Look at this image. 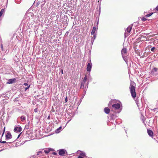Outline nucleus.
<instances>
[{
    "label": "nucleus",
    "instance_id": "f257e3e1",
    "mask_svg": "<svg viewBox=\"0 0 158 158\" xmlns=\"http://www.w3.org/2000/svg\"><path fill=\"white\" fill-rule=\"evenodd\" d=\"M121 54L123 59L127 64L128 62V56L126 48H123L121 51Z\"/></svg>",
    "mask_w": 158,
    "mask_h": 158
},
{
    "label": "nucleus",
    "instance_id": "f03ea898",
    "mask_svg": "<svg viewBox=\"0 0 158 158\" xmlns=\"http://www.w3.org/2000/svg\"><path fill=\"white\" fill-rule=\"evenodd\" d=\"M129 88L132 97L134 98H135L136 97V94L135 91V87L133 85L132 83H131Z\"/></svg>",
    "mask_w": 158,
    "mask_h": 158
},
{
    "label": "nucleus",
    "instance_id": "7ed1b4c3",
    "mask_svg": "<svg viewBox=\"0 0 158 158\" xmlns=\"http://www.w3.org/2000/svg\"><path fill=\"white\" fill-rule=\"evenodd\" d=\"M132 27V25H130L127 28L124 34L125 37H126L129 35V33L130 32L131 30Z\"/></svg>",
    "mask_w": 158,
    "mask_h": 158
},
{
    "label": "nucleus",
    "instance_id": "20e7f679",
    "mask_svg": "<svg viewBox=\"0 0 158 158\" xmlns=\"http://www.w3.org/2000/svg\"><path fill=\"white\" fill-rule=\"evenodd\" d=\"M87 80L83 79V82L81 83V88H87L88 87V82H86Z\"/></svg>",
    "mask_w": 158,
    "mask_h": 158
},
{
    "label": "nucleus",
    "instance_id": "39448f33",
    "mask_svg": "<svg viewBox=\"0 0 158 158\" xmlns=\"http://www.w3.org/2000/svg\"><path fill=\"white\" fill-rule=\"evenodd\" d=\"M111 109L113 111H114L115 110H118V103L113 104L112 106Z\"/></svg>",
    "mask_w": 158,
    "mask_h": 158
},
{
    "label": "nucleus",
    "instance_id": "423d86ee",
    "mask_svg": "<svg viewBox=\"0 0 158 158\" xmlns=\"http://www.w3.org/2000/svg\"><path fill=\"white\" fill-rule=\"evenodd\" d=\"M92 63L91 60H90L89 62L88 63L87 67V71L88 72H90L92 68Z\"/></svg>",
    "mask_w": 158,
    "mask_h": 158
},
{
    "label": "nucleus",
    "instance_id": "0eeeda50",
    "mask_svg": "<svg viewBox=\"0 0 158 158\" xmlns=\"http://www.w3.org/2000/svg\"><path fill=\"white\" fill-rule=\"evenodd\" d=\"M22 130V128L20 126H18V127L17 126L15 127L14 131L15 132L19 133Z\"/></svg>",
    "mask_w": 158,
    "mask_h": 158
},
{
    "label": "nucleus",
    "instance_id": "6e6552de",
    "mask_svg": "<svg viewBox=\"0 0 158 158\" xmlns=\"http://www.w3.org/2000/svg\"><path fill=\"white\" fill-rule=\"evenodd\" d=\"M65 152V150L64 149H62L59 152V154L61 156H64Z\"/></svg>",
    "mask_w": 158,
    "mask_h": 158
},
{
    "label": "nucleus",
    "instance_id": "1a4fd4ad",
    "mask_svg": "<svg viewBox=\"0 0 158 158\" xmlns=\"http://www.w3.org/2000/svg\"><path fill=\"white\" fill-rule=\"evenodd\" d=\"M15 80L16 79L15 78L9 79L8 80V81L6 83L8 84L13 83L15 82Z\"/></svg>",
    "mask_w": 158,
    "mask_h": 158
},
{
    "label": "nucleus",
    "instance_id": "9d476101",
    "mask_svg": "<svg viewBox=\"0 0 158 158\" xmlns=\"http://www.w3.org/2000/svg\"><path fill=\"white\" fill-rule=\"evenodd\" d=\"M6 137L7 139H10L12 138L10 132H7Z\"/></svg>",
    "mask_w": 158,
    "mask_h": 158
},
{
    "label": "nucleus",
    "instance_id": "9b49d317",
    "mask_svg": "<svg viewBox=\"0 0 158 158\" xmlns=\"http://www.w3.org/2000/svg\"><path fill=\"white\" fill-rule=\"evenodd\" d=\"M147 132L148 135L151 137L153 136V133L152 131L150 130H147Z\"/></svg>",
    "mask_w": 158,
    "mask_h": 158
},
{
    "label": "nucleus",
    "instance_id": "f8f14e48",
    "mask_svg": "<svg viewBox=\"0 0 158 158\" xmlns=\"http://www.w3.org/2000/svg\"><path fill=\"white\" fill-rule=\"evenodd\" d=\"M97 29L98 28H96L95 27H93L91 33V34L92 35H93L94 34L95 31L97 30Z\"/></svg>",
    "mask_w": 158,
    "mask_h": 158
},
{
    "label": "nucleus",
    "instance_id": "ddd939ff",
    "mask_svg": "<svg viewBox=\"0 0 158 158\" xmlns=\"http://www.w3.org/2000/svg\"><path fill=\"white\" fill-rule=\"evenodd\" d=\"M51 150H52V149L49 148H47L44 149V152L46 154H48Z\"/></svg>",
    "mask_w": 158,
    "mask_h": 158
},
{
    "label": "nucleus",
    "instance_id": "4468645a",
    "mask_svg": "<svg viewBox=\"0 0 158 158\" xmlns=\"http://www.w3.org/2000/svg\"><path fill=\"white\" fill-rule=\"evenodd\" d=\"M123 109V106L121 102L119 101V113Z\"/></svg>",
    "mask_w": 158,
    "mask_h": 158
},
{
    "label": "nucleus",
    "instance_id": "2eb2a0df",
    "mask_svg": "<svg viewBox=\"0 0 158 158\" xmlns=\"http://www.w3.org/2000/svg\"><path fill=\"white\" fill-rule=\"evenodd\" d=\"M104 111L105 113L108 114L110 113V109L108 107H106L105 108Z\"/></svg>",
    "mask_w": 158,
    "mask_h": 158
},
{
    "label": "nucleus",
    "instance_id": "dca6fc26",
    "mask_svg": "<svg viewBox=\"0 0 158 158\" xmlns=\"http://www.w3.org/2000/svg\"><path fill=\"white\" fill-rule=\"evenodd\" d=\"M158 70V68H156V67H154L152 70V73H154L155 72H157V71Z\"/></svg>",
    "mask_w": 158,
    "mask_h": 158
},
{
    "label": "nucleus",
    "instance_id": "f3484780",
    "mask_svg": "<svg viewBox=\"0 0 158 158\" xmlns=\"http://www.w3.org/2000/svg\"><path fill=\"white\" fill-rule=\"evenodd\" d=\"M5 10L4 9H2L0 12V18L2 16V15L3 14V13L4 12Z\"/></svg>",
    "mask_w": 158,
    "mask_h": 158
},
{
    "label": "nucleus",
    "instance_id": "a211bd4d",
    "mask_svg": "<svg viewBox=\"0 0 158 158\" xmlns=\"http://www.w3.org/2000/svg\"><path fill=\"white\" fill-rule=\"evenodd\" d=\"M21 121L22 122H23L25 120L26 118L24 116H23L21 117Z\"/></svg>",
    "mask_w": 158,
    "mask_h": 158
},
{
    "label": "nucleus",
    "instance_id": "6ab92c4d",
    "mask_svg": "<svg viewBox=\"0 0 158 158\" xmlns=\"http://www.w3.org/2000/svg\"><path fill=\"white\" fill-rule=\"evenodd\" d=\"M61 127H60L59 128L57 129L55 131L56 133H58L60 131V130L61 129Z\"/></svg>",
    "mask_w": 158,
    "mask_h": 158
},
{
    "label": "nucleus",
    "instance_id": "aec40b11",
    "mask_svg": "<svg viewBox=\"0 0 158 158\" xmlns=\"http://www.w3.org/2000/svg\"><path fill=\"white\" fill-rule=\"evenodd\" d=\"M80 155L81 156H85V154L84 152H82L80 151Z\"/></svg>",
    "mask_w": 158,
    "mask_h": 158
},
{
    "label": "nucleus",
    "instance_id": "412c9836",
    "mask_svg": "<svg viewBox=\"0 0 158 158\" xmlns=\"http://www.w3.org/2000/svg\"><path fill=\"white\" fill-rule=\"evenodd\" d=\"M153 14V13H151L149 14H148L145 15V16L146 17H149V16H151Z\"/></svg>",
    "mask_w": 158,
    "mask_h": 158
},
{
    "label": "nucleus",
    "instance_id": "4be33fe9",
    "mask_svg": "<svg viewBox=\"0 0 158 158\" xmlns=\"http://www.w3.org/2000/svg\"><path fill=\"white\" fill-rule=\"evenodd\" d=\"M1 143H6L7 144H9L10 143V142H9V143H7L6 141H1Z\"/></svg>",
    "mask_w": 158,
    "mask_h": 158
},
{
    "label": "nucleus",
    "instance_id": "5701e85b",
    "mask_svg": "<svg viewBox=\"0 0 158 158\" xmlns=\"http://www.w3.org/2000/svg\"><path fill=\"white\" fill-rule=\"evenodd\" d=\"M142 20L143 21H145L147 19L145 18L144 17H143L142 18Z\"/></svg>",
    "mask_w": 158,
    "mask_h": 158
},
{
    "label": "nucleus",
    "instance_id": "b1692460",
    "mask_svg": "<svg viewBox=\"0 0 158 158\" xmlns=\"http://www.w3.org/2000/svg\"><path fill=\"white\" fill-rule=\"evenodd\" d=\"M30 85H28L27 87H26L25 89V91H26L27 89H28L29 87H30Z\"/></svg>",
    "mask_w": 158,
    "mask_h": 158
},
{
    "label": "nucleus",
    "instance_id": "393cba45",
    "mask_svg": "<svg viewBox=\"0 0 158 158\" xmlns=\"http://www.w3.org/2000/svg\"><path fill=\"white\" fill-rule=\"evenodd\" d=\"M155 48V47H153L151 48V50L152 52H153Z\"/></svg>",
    "mask_w": 158,
    "mask_h": 158
},
{
    "label": "nucleus",
    "instance_id": "a878e982",
    "mask_svg": "<svg viewBox=\"0 0 158 158\" xmlns=\"http://www.w3.org/2000/svg\"><path fill=\"white\" fill-rule=\"evenodd\" d=\"M23 85L25 86H27L28 85V84L27 83H24L23 84Z\"/></svg>",
    "mask_w": 158,
    "mask_h": 158
},
{
    "label": "nucleus",
    "instance_id": "bb28decb",
    "mask_svg": "<svg viewBox=\"0 0 158 158\" xmlns=\"http://www.w3.org/2000/svg\"><path fill=\"white\" fill-rule=\"evenodd\" d=\"M94 35V36H93V37L94 38V39H93V41L96 38V35Z\"/></svg>",
    "mask_w": 158,
    "mask_h": 158
},
{
    "label": "nucleus",
    "instance_id": "cd10ccee",
    "mask_svg": "<svg viewBox=\"0 0 158 158\" xmlns=\"http://www.w3.org/2000/svg\"><path fill=\"white\" fill-rule=\"evenodd\" d=\"M65 102H66L68 101V99H67V97H66V98H65Z\"/></svg>",
    "mask_w": 158,
    "mask_h": 158
},
{
    "label": "nucleus",
    "instance_id": "c85d7f7f",
    "mask_svg": "<svg viewBox=\"0 0 158 158\" xmlns=\"http://www.w3.org/2000/svg\"><path fill=\"white\" fill-rule=\"evenodd\" d=\"M84 79H85V80H87V76L86 75H85V77H84Z\"/></svg>",
    "mask_w": 158,
    "mask_h": 158
},
{
    "label": "nucleus",
    "instance_id": "c756f323",
    "mask_svg": "<svg viewBox=\"0 0 158 158\" xmlns=\"http://www.w3.org/2000/svg\"><path fill=\"white\" fill-rule=\"evenodd\" d=\"M83 156H79L78 157V158H84Z\"/></svg>",
    "mask_w": 158,
    "mask_h": 158
},
{
    "label": "nucleus",
    "instance_id": "7c9ffc66",
    "mask_svg": "<svg viewBox=\"0 0 158 158\" xmlns=\"http://www.w3.org/2000/svg\"><path fill=\"white\" fill-rule=\"evenodd\" d=\"M5 127L4 128V131H3V134H2V136L3 135V134H4V132H5Z\"/></svg>",
    "mask_w": 158,
    "mask_h": 158
},
{
    "label": "nucleus",
    "instance_id": "2f4dec72",
    "mask_svg": "<svg viewBox=\"0 0 158 158\" xmlns=\"http://www.w3.org/2000/svg\"><path fill=\"white\" fill-rule=\"evenodd\" d=\"M156 9L157 11H158V6L156 7Z\"/></svg>",
    "mask_w": 158,
    "mask_h": 158
},
{
    "label": "nucleus",
    "instance_id": "473e14b6",
    "mask_svg": "<svg viewBox=\"0 0 158 158\" xmlns=\"http://www.w3.org/2000/svg\"><path fill=\"white\" fill-rule=\"evenodd\" d=\"M1 48H2V50H3V46H2V44H1Z\"/></svg>",
    "mask_w": 158,
    "mask_h": 158
},
{
    "label": "nucleus",
    "instance_id": "72a5a7b5",
    "mask_svg": "<svg viewBox=\"0 0 158 158\" xmlns=\"http://www.w3.org/2000/svg\"><path fill=\"white\" fill-rule=\"evenodd\" d=\"M61 73L62 74H63V70L62 69H61Z\"/></svg>",
    "mask_w": 158,
    "mask_h": 158
},
{
    "label": "nucleus",
    "instance_id": "f704fd0d",
    "mask_svg": "<svg viewBox=\"0 0 158 158\" xmlns=\"http://www.w3.org/2000/svg\"><path fill=\"white\" fill-rule=\"evenodd\" d=\"M34 111L35 112H37V109H35L34 110Z\"/></svg>",
    "mask_w": 158,
    "mask_h": 158
},
{
    "label": "nucleus",
    "instance_id": "c9c22d12",
    "mask_svg": "<svg viewBox=\"0 0 158 158\" xmlns=\"http://www.w3.org/2000/svg\"><path fill=\"white\" fill-rule=\"evenodd\" d=\"M21 133H20V134H19L18 136V138H19V137L20 136V134H21Z\"/></svg>",
    "mask_w": 158,
    "mask_h": 158
},
{
    "label": "nucleus",
    "instance_id": "e433bc0d",
    "mask_svg": "<svg viewBox=\"0 0 158 158\" xmlns=\"http://www.w3.org/2000/svg\"><path fill=\"white\" fill-rule=\"evenodd\" d=\"M53 154L54 155H56V153L55 152H53Z\"/></svg>",
    "mask_w": 158,
    "mask_h": 158
},
{
    "label": "nucleus",
    "instance_id": "4c0bfd02",
    "mask_svg": "<svg viewBox=\"0 0 158 158\" xmlns=\"http://www.w3.org/2000/svg\"><path fill=\"white\" fill-rule=\"evenodd\" d=\"M110 103H109V106H110Z\"/></svg>",
    "mask_w": 158,
    "mask_h": 158
},
{
    "label": "nucleus",
    "instance_id": "58836bf2",
    "mask_svg": "<svg viewBox=\"0 0 158 158\" xmlns=\"http://www.w3.org/2000/svg\"><path fill=\"white\" fill-rule=\"evenodd\" d=\"M41 152H38V153H40Z\"/></svg>",
    "mask_w": 158,
    "mask_h": 158
},
{
    "label": "nucleus",
    "instance_id": "ea45409f",
    "mask_svg": "<svg viewBox=\"0 0 158 158\" xmlns=\"http://www.w3.org/2000/svg\"><path fill=\"white\" fill-rule=\"evenodd\" d=\"M50 118V117H49V116L48 117V118Z\"/></svg>",
    "mask_w": 158,
    "mask_h": 158
},
{
    "label": "nucleus",
    "instance_id": "a19ab883",
    "mask_svg": "<svg viewBox=\"0 0 158 158\" xmlns=\"http://www.w3.org/2000/svg\"><path fill=\"white\" fill-rule=\"evenodd\" d=\"M70 120H69V121L67 122V123H69V121H70Z\"/></svg>",
    "mask_w": 158,
    "mask_h": 158
}]
</instances>
